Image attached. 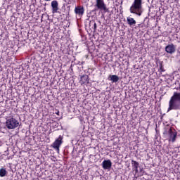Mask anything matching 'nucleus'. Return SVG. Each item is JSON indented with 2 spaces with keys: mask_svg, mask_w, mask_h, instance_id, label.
Instances as JSON below:
<instances>
[{
  "mask_svg": "<svg viewBox=\"0 0 180 180\" xmlns=\"http://www.w3.org/2000/svg\"><path fill=\"white\" fill-rule=\"evenodd\" d=\"M75 13L76 15H78L79 17H82V15L84 13V8L82 6H78L75 7Z\"/></svg>",
  "mask_w": 180,
  "mask_h": 180,
  "instance_id": "obj_7",
  "label": "nucleus"
},
{
  "mask_svg": "<svg viewBox=\"0 0 180 180\" xmlns=\"http://www.w3.org/2000/svg\"><path fill=\"white\" fill-rule=\"evenodd\" d=\"M63 137L60 135L59 137L56 139L51 145V147H53V148H54V150H56L58 154L60 153V147L63 143Z\"/></svg>",
  "mask_w": 180,
  "mask_h": 180,
  "instance_id": "obj_4",
  "label": "nucleus"
},
{
  "mask_svg": "<svg viewBox=\"0 0 180 180\" xmlns=\"http://www.w3.org/2000/svg\"><path fill=\"white\" fill-rule=\"evenodd\" d=\"M138 168L139 167H134V171L136 172V174H137V172H139Z\"/></svg>",
  "mask_w": 180,
  "mask_h": 180,
  "instance_id": "obj_17",
  "label": "nucleus"
},
{
  "mask_svg": "<svg viewBox=\"0 0 180 180\" xmlns=\"http://www.w3.org/2000/svg\"><path fill=\"white\" fill-rule=\"evenodd\" d=\"M7 172L6 169H0V176H6Z\"/></svg>",
  "mask_w": 180,
  "mask_h": 180,
  "instance_id": "obj_15",
  "label": "nucleus"
},
{
  "mask_svg": "<svg viewBox=\"0 0 180 180\" xmlns=\"http://www.w3.org/2000/svg\"><path fill=\"white\" fill-rule=\"evenodd\" d=\"M80 84L82 85L85 83H88L89 82V77L85 75H83L82 77H81V79L79 81Z\"/></svg>",
  "mask_w": 180,
  "mask_h": 180,
  "instance_id": "obj_12",
  "label": "nucleus"
},
{
  "mask_svg": "<svg viewBox=\"0 0 180 180\" xmlns=\"http://www.w3.org/2000/svg\"><path fill=\"white\" fill-rule=\"evenodd\" d=\"M95 6L102 13H105L109 11L108 8L106 6V4L104 2V0H96Z\"/></svg>",
  "mask_w": 180,
  "mask_h": 180,
  "instance_id": "obj_3",
  "label": "nucleus"
},
{
  "mask_svg": "<svg viewBox=\"0 0 180 180\" xmlns=\"http://www.w3.org/2000/svg\"><path fill=\"white\" fill-rule=\"evenodd\" d=\"M127 21L128 25L130 27H134L136 24V21L134 18H130V17H128L127 18Z\"/></svg>",
  "mask_w": 180,
  "mask_h": 180,
  "instance_id": "obj_11",
  "label": "nucleus"
},
{
  "mask_svg": "<svg viewBox=\"0 0 180 180\" xmlns=\"http://www.w3.org/2000/svg\"><path fill=\"white\" fill-rule=\"evenodd\" d=\"M52 13H56L58 11V3L57 1H53L51 2Z\"/></svg>",
  "mask_w": 180,
  "mask_h": 180,
  "instance_id": "obj_10",
  "label": "nucleus"
},
{
  "mask_svg": "<svg viewBox=\"0 0 180 180\" xmlns=\"http://www.w3.org/2000/svg\"><path fill=\"white\" fill-rule=\"evenodd\" d=\"M19 125V122L15 118H9L6 121V127L9 129H15Z\"/></svg>",
  "mask_w": 180,
  "mask_h": 180,
  "instance_id": "obj_5",
  "label": "nucleus"
},
{
  "mask_svg": "<svg viewBox=\"0 0 180 180\" xmlns=\"http://www.w3.org/2000/svg\"><path fill=\"white\" fill-rule=\"evenodd\" d=\"M165 51L168 53L172 54L176 51V46L173 44H169L168 46H166Z\"/></svg>",
  "mask_w": 180,
  "mask_h": 180,
  "instance_id": "obj_8",
  "label": "nucleus"
},
{
  "mask_svg": "<svg viewBox=\"0 0 180 180\" xmlns=\"http://www.w3.org/2000/svg\"><path fill=\"white\" fill-rule=\"evenodd\" d=\"M180 109V92H174L169 103L168 111Z\"/></svg>",
  "mask_w": 180,
  "mask_h": 180,
  "instance_id": "obj_1",
  "label": "nucleus"
},
{
  "mask_svg": "<svg viewBox=\"0 0 180 180\" xmlns=\"http://www.w3.org/2000/svg\"><path fill=\"white\" fill-rule=\"evenodd\" d=\"M142 0H134L133 4L130 8L131 13L141 16L143 13Z\"/></svg>",
  "mask_w": 180,
  "mask_h": 180,
  "instance_id": "obj_2",
  "label": "nucleus"
},
{
  "mask_svg": "<svg viewBox=\"0 0 180 180\" xmlns=\"http://www.w3.org/2000/svg\"><path fill=\"white\" fill-rule=\"evenodd\" d=\"M132 165L134 167V168H139V164L138 163V162L135 161V160H132Z\"/></svg>",
  "mask_w": 180,
  "mask_h": 180,
  "instance_id": "obj_16",
  "label": "nucleus"
},
{
  "mask_svg": "<svg viewBox=\"0 0 180 180\" xmlns=\"http://www.w3.org/2000/svg\"><path fill=\"white\" fill-rule=\"evenodd\" d=\"M168 133L169 134V141H172V143H174V141H176V139L177 136L176 131L172 127H171L168 130Z\"/></svg>",
  "mask_w": 180,
  "mask_h": 180,
  "instance_id": "obj_6",
  "label": "nucleus"
},
{
  "mask_svg": "<svg viewBox=\"0 0 180 180\" xmlns=\"http://www.w3.org/2000/svg\"><path fill=\"white\" fill-rule=\"evenodd\" d=\"M46 1H51V0H45Z\"/></svg>",
  "mask_w": 180,
  "mask_h": 180,
  "instance_id": "obj_18",
  "label": "nucleus"
},
{
  "mask_svg": "<svg viewBox=\"0 0 180 180\" xmlns=\"http://www.w3.org/2000/svg\"><path fill=\"white\" fill-rule=\"evenodd\" d=\"M108 79L112 81V82H117L120 78L117 75H110Z\"/></svg>",
  "mask_w": 180,
  "mask_h": 180,
  "instance_id": "obj_13",
  "label": "nucleus"
},
{
  "mask_svg": "<svg viewBox=\"0 0 180 180\" xmlns=\"http://www.w3.org/2000/svg\"><path fill=\"white\" fill-rule=\"evenodd\" d=\"M89 27H90V29L94 30V31L96 30L97 25H96V23L95 22L94 20L90 21Z\"/></svg>",
  "mask_w": 180,
  "mask_h": 180,
  "instance_id": "obj_14",
  "label": "nucleus"
},
{
  "mask_svg": "<svg viewBox=\"0 0 180 180\" xmlns=\"http://www.w3.org/2000/svg\"><path fill=\"white\" fill-rule=\"evenodd\" d=\"M102 165L103 169H110L112 167V162L110 160H104Z\"/></svg>",
  "mask_w": 180,
  "mask_h": 180,
  "instance_id": "obj_9",
  "label": "nucleus"
}]
</instances>
